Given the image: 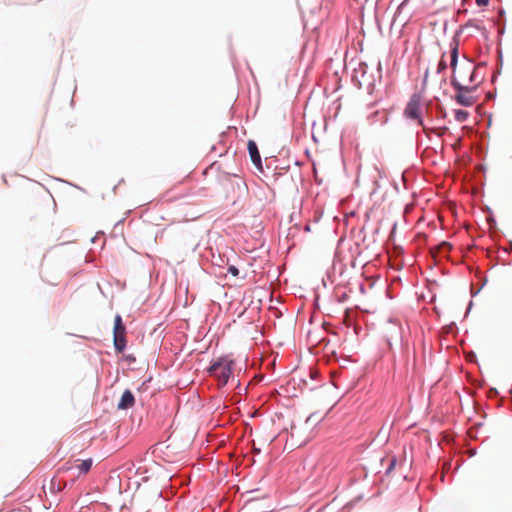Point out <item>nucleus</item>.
I'll use <instances>...</instances> for the list:
<instances>
[{"label":"nucleus","mask_w":512,"mask_h":512,"mask_svg":"<svg viewBox=\"0 0 512 512\" xmlns=\"http://www.w3.org/2000/svg\"><path fill=\"white\" fill-rule=\"evenodd\" d=\"M92 459H86V460H83L78 466V470L80 472V474H86L89 472V470L91 469L92 467Z\"/></svg>","instance_id":"9d476101"},{"label":"nucleus","mask_w":512,"mask_h":512,"mask_svg":"<svg viewBox=\"0 0 512 512\" xmlns=\"http://www.w3.org/2000/svg\"><path fill=\"white\" fill-rule=\"evenodd\" d=\"M392 328H393V330H394V332H395V334H396V336H397V335H398V333H397V330H398V329L396 328V326H394V327H392Z\"/></svg>","instance_id":"412c9836"},{"label":"nucleus","mask_w":512,"mask_h":512,"mask_svg":"<svg viewBox=\"0 0 512 512\" xmlns=\"http://www.w3.org/2000/svg\"><path fill=\"white\" fill-rule=\"evenodd\" d=\"M422 220H423V217H422V216L418 217V218L415 220V221H416V224H420Z\"/></svg>","instance_id":"6ab92c4d"},{"label":"nucleus","mask_w":512,"mask_h":512,"mask_svg":"<svg viewBox=\"0 0 512 512\" xmlns=\"http://www.w3.org/2000/svg\"><path fill=\"white\" fill-rule=\"evenodd\" d=\"M445 68H446V63L444 61H440L439 65H438V71L441 72Z\"/></svg>","instance_id":"f3484780"},{"label":"nucleus","mask_w":512,"mask_h":512,"mask_svg":"<svg viewBox=\"0 0 512 512\" xmlns=\"http://www.w3.org/2000/svg\"><path fill=\"white\" fill-rule=\"evenodd\" d=\"M395 463H396V461H395V459H393V460L391 461V464H390V466H389V469H388V470H391V469L394 467Z\"/></svg>","instance_id":"a211bd4d"},{"label":"nucleus","mask_w":512,"mask_h":512,"mask_svg":"<svg viewBox=\"0 0 512 512\" xmlns=\"http://www.w3.org/2000/svg\"><path fill=\"white\" fill-rule=\"evenodd\" d=\"M457 59H458V48L457 46H455L453 49H452V52H451V61H450V66L453 70H455L456 68V65H457Z\"/></svg>","instance_id":"f8f14e48"},{"label":"nucleus","mask_w":512,"mask_h":512,"mask_svg":"<svg viewBox=\"0 0 512 512\" xmlns=\"http://www.w3.org/2000/svg\"><path fill=\"white\" fill-rule=\"evenodd\" d=\"M305 231H306V232H309V231H310V226H309V225H306V226H305Z\"/></svg>","instance_id":"aec40b11"},{"label":"nucleus","mask_w":512,"mask_h":512,"mask_svg":"<svg viewBox=\"0 0 512 512\" xmlns=\"http://www.w3.org/2000/svg\"><path fill=\"white\" fill-rule=\"evenodd\" d=\"M378 231L376 226H352L350 236L357 246L368 249L376 242Z\"/></svg>","instance_id":"f257e3e1"},{"label":"nucleus","mask_w":512,"mask_h":512,"mask_svg":"<svg viewBox=\"0 0 512 512\" xmlns=\"http://www.w3.org/2000/svg\"><path fill=\"white\" fill-rule=\"evenodd\" d=\"M427 77H428V71H427V72H426V74H425V79H427ZM425 82H426V80H424V83H425Z\"/></svg>","instance_id":"4be33fe9"},{"label":"nucleus","mask_w":512,"mask_h":512,"mask_svg":"<svg viewBox=\"0 0 512 512\" xmlns=\"http://www.w3.org/2000/svg\"><path fill=\"white\" fill-rule=\"evenodd\" d=\"M414 210V207L411 206V205H407L405 207V210H404V216L406 217L407 215H409L410 213H412Z\"/></svg>","instance_id":"4468645a"},{"label":"nucleus","mask_w":512,"mask_h":512,"mask_svg":"<svg viewBox=\"0 0 512 512\" xmlns=\"http://www.w3.org/2000/svg\"><path fill=\"white\" fill-rule=\"evenodd\" d=\"M469 117V113L465 110H455V119L458 122H465Z\"/></svg>","instance_id":"9b49d317"},{"label":"nucleus","mask_w":512,"mask_h":512,"mask_svg":"<svg viewBox=\"0 0 512 512\" xmlns=\"http://www.w3.org/2000/svg\"><path fill=\"white\" fill-rule=\"evenodd\" d=\"M113 341L115 350L119 353L126 348V327L122 322V317L117 314L114 318Z\"/></svg>","instance_id":"20e7f679"},{"label":"nucleus","mask_w":512,"mask_h":512,"mask_svg":"<svg viewBox=\"0 0 512 512\" xmlns=\"http://www.w3.org/2000/svg\"><path fill=\"white\" fill-rule=\"evenodd\" d=\"M135 404V399L130 390H125L122 394V397L118 403L119 409H128L133 407Z\"/></svg>","instance_id":"6e6552de"},{"label":"nucleus","mask_w":512,"mask_h":512,"mask_svg":"<svg viewBox=\"0 0 512 512\" xmlns=\"http://www.w3.org/2000/svg\"><path fill=\"white\" fill-rule=\"evenodd\" d=\"M420 96L414 94L406 105L404 114L407 118L416 120L419 125H423V121L420 117Z\"/></svg>","instance_id":"39448f33"},{"label":"nucleus","mask_w":512,"mask_h":512,"mask_svg":"<svg viewBox=\"0 0 512 512\" xmlns=\"http://www.w3.org/2000/svg\"><path fill=\"white\" fill-rule=\"evenodd\" d=\"M228 272L231 273L233 276H238L239 270L235 266H230L228 268Z\"/></svg>","instance_id":"ddd939ff"},{"label":"nucleus","mask_w":512,"mask_h":512,"mask_svg":"<svg viewBox=\"0 0 512 512\" xmlns=\"http://www.w3.org/2000/svg\"><path fill=\"white\" fill-rule=\"evenodd\" d=\"M451 84L458 92L454 98L459 105L470 107L476 103V98L470 95L475 87L462 85L455 77H452Z\"/></svg>","instance_id":"7ed1b4c3"},{"label":"nucleus","mask_w":512,"mask_h":512,"mask_svg":"<svg viewBox=\"0 0 512 512\" xmlns=\"http://www.w3.org/2000/svg\"><path fill=\"white\" fill-rule=\"evenodd\" d=\"M247 148H248V152H249V155H250V158H251V161L253 162V164L257 168L262 169L261 156L258 151V147H257L256 143L253 140H249L248 144H247Z\"/></svg>","instance_id":"0eeeda50"},{"label":"nucleus","mask_w":512,"mask_h":512,"mask_svg":"<svg viewBox=\"0 0 512 512\" xmlns=\"http://www.w3.org/2000/svg\"><path fill=\"white\" fill-rule=\"evenodd\" d=\"M233 365V360L228 357H222L214 361L208 371L217 379L220 386H224L232 374Z\"/></svg>","instance_id":"f03ea898"},{"label":"nucleus","mask_w":512,"mask_h":512,"mask_svg":"<svg viewBox=\"0 0 512 512\" xmlns=\"http://www.w3.org/2000/svg\"><path fill=\"white\" fill-rule=\"evenodd\" d=\"M468 72L470 73V82H473V76H474L475 68L469 66Z\"/></svg>","instance_id":"dca6fc26"},{"label":"nucleus","mask_w":512,"mask_h":512,"mask_svg":"<svg viewBox=\"0 0 512 512\" xmlns=\"http://www.w3.org/2000/svg\"><path fill=\"white\" fill-rule=\"evenodd\" d=\"M312 418L313 416H309L306 421H305V426L308 428V433L302 438V439H299L300 441V444H303L305 443L306 441H308L310 438H311V434H312V425H311V422H312ZM301 430H302V427L301 426H292L291 428V436L292 437H297V438H301Z\"/></svg>","instance_id":"423d86ee"},{"label":"nucleus","mask_w":512,"mask_h":512,"mask_svg":"<svg viewBox=\"0 0 512 512\" xmlns=\"http://www.w3.org/2000/svg\"><path fill=\"white\" fill-rule=\"evenodd\" d=\"M478 6L488 5L489 0H475Z\"/></svg>","instance_id":"2eb2a0df"},{"label":"nucleus","mask_w":512,"mask_h":512,"mask_svg":"<svg viewBox=\"0 0 512 512\" xmlns=\"http://www.w3.org/2000/svg\"><path fill=\"white\" fill-rule=\"evenodd\" d=\"M451 247L452 246L450 243L443 241V242L439 243L437 246H435V253L441 254L444 252H448V251H450ZM431 251H432V253H434V248H431Z\"/></svg>","instance_id":"1a4fd4ad"}]
</instances>
